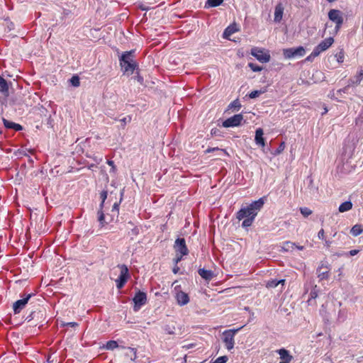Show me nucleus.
Here are the masks:
<instances>
[{
  "label": "nucleus",
  "mask_w": 363,
  "mask_h": 363,
  "mask_svg": "<svg viewBox=\"0 0 363 363\" xmlns=\"http://www.w3.org/2000/svg\"><path fill=\"white\" fill-rule=\"evenodd\" d=\"M264 203V199L260 198L257 201H253L250 205L241 208L236 214V218L239 220H243L242 226L247 228L252 225L255 217L258 212L263 207Z\"/></svg>",
  "instance_id": "nucleus-1"
},
{
  "label": "nucleus",
  "mask_w": 363,
  "mask_h": 363,
  "mask_svg": "<svg viewBox=\"0 0 363 363\" xmlns=\"http://www.w3.org/2000/svg\"><path fill=\"white\" fill-rule=\"evenodd\" d=\"M107 195L108 192L106 190H104L100 193L101 202L99 205V209L98 211V221L99 222L101 227L111 223L115 218L118 217L119 214V205L121 201V199H120L119 202H115L113 203L111 209V214H108L106 216H105L103 212V208L104 206L105 201L107 199Z\"/></svg>",
  "instance_id": "nucleus-2"
},
{
  "label": "nucleus",
  "mask_w": 363,
  "mask_h": 363,
  "mask_svg": "<svg viewBox=\"0 0 363 363\" xmlns=\"http://www.w3.org/2000/svg\"><path fill=\"white\" fill-rule=\"evenodd\" d=\"M134 52L133 50L128 52H125L121 56L119 61L120 65L123 69L124 72H130L133 73L137 67V64L134 61Z\"/></svg>",
  "instance_id": "nucleus-3"
},
{
  "label": "nucleus",
  "mask_w": 363,
  "mask_h": 363,
  "mask_svg": "<svg viewBox=\"0 0 363 363\" xmlns=\"http://www.w3.org/2000/svg\"><path fill=\"white\" fill-rule=\"evenodd\" d=\"M226 330L223 333V342L228 350H231L235 345V335L242 328Z\"/></svg>",
  "instance_id": "nucleus-4"
},
{
  "label": "nucleus",
  "mask_w": 363,
  "mask_h": 363,
  "mask_svg": "<svg viewBox=\"0 0 363 363\" xmlns=\"http://www.w3.org/2000/svg\"><path fill=\"white\" fill-rule=\"evenodd\" d=\"M328 18L335 23V33H337L343 23V13L337 9H331L328 12Z\"/></svg>",
  "instance_id": "nucleus-5"
},
{
  "label": "nucleus",
  "mask_w": 363,
  "mask_h": 363,
  "mask_svg": "<svg viewBox=\"0 0 363 363\" xmlns=\"http://www.w3.org/2000/svg\"><path fill=\"white\" fill-rule=\"evenodd\" d=\"M118 267L121 269V273L118 279L116 280V283L117 288L121 289L124 286L128 279L130 278V274L128 267L125 264L118 265Z\"/></svg>",
  "instance_id": "nucleus-6"
},
{
  "label": "nucleus",
  "mask_w": 363,
  "mask_h": 363,
  "mask_svg": "<svg viewBox=\"0 0 363 363\" xmlns=\"http://www.w3.org/2000/svg\"><path fill=\"white\" fill-rule=\"evenodd\" d=\"M34 296L35 294L32 293L24 294L23 296H21L22 298L15 301L13 304V311L14 314L19 313L26 307L28 301Z\"/></svg>",
  "instance_id": "nucleus-7"
},
{
  "label": "nucleus",
  "mask_w": 363,
  "mask_h": 363,
  "mask_svg": "<svg viewBox=\"0 0 363 363\" xmlns=\"http://www.w3.org/2000/svg\"><path fill=\"white\" fill-rule=\"evenodd\" d=\"M251 55L256 57L257 60L264 63L268 62L270 60V55L266 52L264 49H261L257 47H254L251 49Z\"/></svg>",
  "instance_id": "nucleus-8"
},
{
  "label": "nucleus",
  "mask_w": 363,
  "mask_h": 363,
  "mask_svg": "<svg viewBox=\"0 0 363 363\" xmlns=\"http://www.w3.org/2000/svg\"><path fill=\"white\" fill-rule=\"evenodd\" d=\"M334 40L332 37L328 38L324 40L321 41L313 50L312 52V55L313 57H317L320 55V52L326 50L329 48L332 44L333 43Z\"/></svg>",
  "instance_id": "nucleus-9"
},
{
  "label": "nucleus",
  "mask_w": 363,
  "mask_h": 363,
  "mask_svg": "<svg viewBox=\"0 0 363 363\" xmlns=\"http://www.w3.org/2000/svg\"><path fill=\"white\" fill-rule=\"evenodd\" d=\"M133 301L134 302V311H138L147 302V295L145 292L138 291L134 296Z\"/></svg>",
  "instance_id": "nucleus-10"
},
{
  "label": "nucleus",
  "mask_w": 363,
  "mask_h": 363,
  "mask_svg": "<svg viewBox=\"0 0 363 363\" xmlns=\"http://www.w3.org/2000/svg\"><path fill=\"white\" fill-rule=\"evenodd\" d=\"M243 120V116L241 113L235 114L232 117H230L223 122V126L224 128L235 127L240 125Z\"/></svg>",
  "instance_id": "nucleus-11"
},
{
  "label": "nucleus",
  "mask_w": 363,
  "mask_h": 363,
  "mask_svg": "<svg viewBox=\"0 0 363 363\" xmlns=\"http://www.w3.org/2000/svg\"><path fill=\"white\" fill-rule=\"evenodd\" d=\"M329 267L328 264L322 262L316 269V274L320 280L328 279L329 277Z\"/></svg>",
  "instance_id": "nucleus-12"
},
{
  "label": "nucleus",
  "mask_w": 363,
  "mask_h": 363,
  "mask_svg": "<svg viewBox=\"0 0 363 363\" xmlns=\"http://www.w3.org/2000/svg\"><path fill=\"white\" fill-rule=\"evenodd\" d=\"M175 298L179 306H185L189 302V295L182 291L176 293Z\"/></svg>",
  "instance_id": "nucleus-13"
},
{
  "label": "nucleus",
  "mask_w": 363,
  "mask_h": 363,
  "mask_svg": "<svg viewBox=\"0 0 363 363\" xmlns=\"http://www.w3.org/2000/svg\"><path fill=\"white\" fill-rule=\"evenodd\" d=\"M264 132L262 128H257L255 131V141L256 144L261 147H264L265 145V140L263 137Z\"/></svg>",
  "instance_id": "nucleus-14"
},
{
  "label": "nucleus",
  "mask_w": 363,
  "mask_h": 363,
  "mask_svg": "<svg viewBox=\"0 0 363 363\" xmlns=\"http://www.w3.org/2000/svg\"><path fill=\"white\" fill-rule=\"evenodd\" d=\"M238 31V26L235 23L230 24L228 26L223 32V38H229L233 34Z\"/></svg>",
  "instance_id": "nucleus-15"
},
{
  "label": "nucleus",
  "mask_w": 363,
  "mask_h": 363,
  "mask_svg": "<svg viewBox=\"0 0 363 363\" xmlns=\"http://www.w3.org/2000/svg\"><path fill=\"white\" fill-rule=\"evenodd\" d=\"M198 273L203 279L208 281L211 280L214 277V274L211 270L205 269L203 268L199 269Z\"/></svg>",
  "instance_id": "nucleus-16"
},
{
  "label": "nucleus",
  "mask_w": 363,
  "mask_h": 363,
  "mask_svg": "<svg viewBox=\"0 0 363 363\" xmlns=\"http://www.w3.org/2000/svg\"><path fill=\"white\" fill-rule=\"evenodd\" d=\"M281 361L279 363H289L292 359V356L289 354V352L285 349H280L278 350Z\"/></svg>",
  "instance_id": "nucleus-17"
},
{
  "label": "nucleus",
  "mask_w": 363,
  "mask_h": 363,
  "mask_svg": "<svg viewBox=\"0 0 363 363\" xmlns=\"http://www.w3.org/2000/svg\"><path fill=\"white\" fill-rule=\"evenodd\" d=\"M284 7L281 4H279L275 7L274 11V21L279 22L283 16Z\"/></svg>",
  "instance_id": "nucleus-18"
},
{
  "label": "nucleus",
  "mask_w": 363,
  "mask_h": 363,
  "mask_svg": "<svg viewBox=\"0 0 363 363\" xmlns=\"http://www.w3.org/2000/svg\"><path fill=\"white\" fill-rule=\"evenodd\" d=\"M174 247L175 250H187L185 239L178 238L174 242Z\"/></svg>",
  "instance_id": "nucleus-19"
},
{
  "label": "nucleus",
  "mask_w": 363,
  "mask_h": 363,
  "mask_svg": "<svg viewBox=\"0 0 363 363\" xmlns=\"http://www.w3.org/2000/svg\"><path fill=\"white\" fill-rule=\"evenodd\" d=\"M0 92L5 96L9 95V86L5 79L0 76Z\"/></svg>",
  "instance_id": "nucleus-20"
},
{
  "label": "nucleus",
  "mask_w": 363,
  "mask_h": 363,
  "mask_svg": "<svg viewBox=\"0 0 363 363\" xmlns=\"http://www.w3.org/2000/svg\"><path fill=\"white\" fill-rule=\"evenodd\" d=\"M352 203L350 201H347L341 203L338 208L340 213L348 211L352 208Z\"/></svg>",
  "instance_id": "nucleus-21"
},
{
  "label": "nucleus",
  "mask_w": 363,
  "mask_h": 363,
  "mask_svg": "<svg viewBox=\"0 0 363 363\" xmlns=\"http://www.w3.org/2000/svg\"><path fill=\"white\" fill-rule=\"evenodd\" d=\"M362 231H363V228H362V225L356 224L350 230V233L353 236H357V235H360L362 233Z\"/></svg>",
  "instance_id": "nucleus-22"
},
{
  "label": "nucleus",
  "mask_w": 363,
  "mask_h": 363,
  "mask_svg": "<svg viewBox=\"0 0 363 363\" xmlns=\"http://www.w3.org/2000/svg\"><path fill=\"white\" fill-rule=\"evenodd\" d=\"M363 79V70H361L358 75L355 76L353 79L350 80V85L358 84L361 82Z\"/></svg>",
  "instance_id": "nucleus-23"
},
{
  "label": "nucleus",
  "mask_w": 363,
  "mask_h": 363,
  "mask_svg": "<svg viewBox=\"0 0 363 363\" xmlns=\"http://www.w3.org/2000/svg\"><path fill=\"white\" fill-rule=\"evenodd\" d=\"M223 0H207L205 7H216L220 6Z\"/></svg>",
  "instance_id": "nucleus-24"
},
{
  "label": "nucleus",
  "mask_w": 363,
  "mask_h": 363,
  "mask_svg": "<svg viewBox=\"0 0 363 363\" xmlns=\"http://www.w3.org/2000/svg\"><path fill=\"white\" fill-rule=\"evenodd\" d=\"M189 251H179V253H177L173 261L174 264H177L183 258L184 255H188Z\"/></svg>",
  "instance_id": "nucleus-25"
},
{
  "label": "nucleus",
  "mask_w": 363,
  "mask_h": 363,
  "mask_svg": "<svg viewBox=\"0 0 363 363\" xmlns=\"http://www.w3.org/2000/svg\"><path fill=\"white\" fill-rule=\"evenodd\" d=\"M283 54L285 58L289 59L295 55V48L284 49Z\"/></svg>",
  "instance_id": "nucleus-26"
},
{
  "label": "nucleus",
  "mask_w": 363,
  "mask_h": 363,
  "mask_svg": "<svg viewBox=\"0 0 363 363\" xmlns=\"http://www.w3.org/2000/svg\"><path fill=\"white\" fill-rule=\"evenodd\" d=\"M130 353H127L126 355L130 357L131 361H135L137 359V350L133 347H128Z\"/></svg>",
  "instance_id": "nucleus-27"
},
{
  "label": "nucleus",
  "mask_w": 363,
  "mask_h": 363,
  "mask_svg": "<svg viewBox=\"0 0 363 363\" xmlns=\"http://www.w3.org/2000/svg\"><path fill=\"white\" fill-rule=\"evenodd\" d=\"M241 106L240 101L238 99H235L228 105V109L234 108L236 111H239Z\"/></svg>",
  "instance_id": "nucleus-28"
},
{
  "label": "nucleus",
  "mask_w": 363,
  "mask_h": 363,
  "mask_svg": "<svg viewBox=\"0 0 363 363\" xmlns=\"http://www.w3.org/2000/svg\"><path fill=\"white\" fill-rule=\"evenodd\" d=\"M118 347V342L115 340H109L106 342L104 347L106 350H113Z\"/></svg>",
  "instance_id": "nucleus-29"
},
{
  "label": "nucleus",
  "mask_w": 363,
  "mask_h": 363,
  "mask_svg": "<svg viewBox=\"0 0 363 363\" xmlns=\"http://www.w3.org/2000/svg\"><path fill=\"white\" fill-rule=\"evenodd\" d=\"M284 281H285L284 279H281V280H279V281L272 280V281H269L267 282V286L268 287H276V286H277L279 285V284L284 283Z\"/></svg>",
  "instance_id": "nucleus-30"
},
{
  "label": "nucleus",
  "mask_w": 363,
  "mask_h": 363,
  "mask_svg": "<svg viewBox=\"0 0 363 363\" xmlns=\"http://www.w3.org/2000/svg\"><path fill=\"white\" fill-rule=\"evenodd\" d=\"M70 82L74 86H79L80 84L79 77L77 75L73 76L70 79Z\"/></svg>",
  "instance_id": "nucleus-31"
},
{
  "label": "nucleus",
  "mask_w": 363,
  "mask_h": 363,
  "mask_svg": "<svg viewBox=\"0 0 363 363\" xmlns=\"http://www.w3.org/2000/svg\"><path fill=\"white\" fill-rule=\"evenodd\" d=\"M301 213L303 216V217L306 218L312 213V211L308 208L303 207L300 208Z\"/></svg>",
  "instance_id": "nucleus-32"
},
{
  "label": "nucleus",
  "mask_w": 363,
  "mask_h": 363,
  "mask_svg": "<svg viewBox=\"0 0 363 363\" xmlns=\"http://www.w3.org/2000/svg\"><path fill=\"white\" fill-rule=\"evenodd\" d=\"M215 151H220V152H223L225 155H228V153H227L225 150L220 149L219 147H208V149L206 150L205 152L206 153H210V152H215Z\"/></svg>",
  "instance_id": "nucleus-33"
},
{
  "label": "nucleus",
  "mask_w": 363,
  "mask_h": 363,
  "mask_svg": "<svg viewBox=\"0 0 363 363\" xmlns=\"http://www.w3.org/2000/svg\"><path fill=\"white\" fill-rule=\"evenodd\" d=\"M131 120H132V117L130 116H126L125 117L121 119L120 121L122 123L123 128H124L127 123H130Z\"/></svg>",
  "instance_id": "nucleus-34"
},
{
  "label": "nucleus",
  "mask_w": 363,
  "mask_h": 363,
  "mask_svg": "<svg viewBox=\"0 0 363 363\" xmlns=\"http://www.w3.org/2000/svg\"><path fill=\"white\" fill-rule=\"evenodd\" d=\"M248 66L250 67V69L253 72H259L262 69V68L260 66L257 65V64L252 63V62H250L248 64Z\"/></svg>",
  "instance_id": "nucleus-35"
},
{
  "label": "nucleus",
  "mask_w": 363,
  "mask_h": 363,
  "mask_svg": "<svg viewBox=\"0 0 363 363\" xmlns=\"http://www.w3.org/2000/svg\"><path fill=\"white\" fill-rule=\"evenodd\" d=\"M356 125L362 127L363 126V110L360 113L359 116L355 120Z\"/></svg>",
  "instance_id": "nucleus-36"
},
{
  "label": "nucleus",
  "mask_w": 363,
  "mask_h": 363,
  "mask_svg": "<svg viewBox=\"0 0 363 363\" xmlns=\"http://www.w3.org/2000/svg\"><path fill=\"white\" fill-rule=\"evenodd\" d=\"M228 357L225 355L218 357L213 363H226Z\"/></svg>",
  "instance_id": "nucleus-37"
},
{
  "label": "nucleus",
  "mask_w": 363,
  "mask_h": 363,
  "mask_svg": "<svg viewBox=\"0 0 363 363\" xmlns=\"http://www.w3.org/2000/svg\"><path fill=\"white\" fill-rule=\"evenodd\" d=\"M3 121H4V126L6 128H11V129L13 128V126H14L13 125L15 124L14 122L9 121L6 119H3Z\"/></svg>",
  "instance_id": "nucleus-38"
},
{
  "label": "nucleus",
  "mask_w": 363,
  "mask_h": 363,
  "mask_svg": "<svg viewBox=\"0 0 363 363\" xmlns=\"http://www.w3.org/2000/svg\"><path fill=\"white\" fill-rule=\"evenodd\" d=\"M261 94H262L261 91L255 90L249 94V97L250 99H255L256 97H258Z\"/></svg>",
  "instance_id": "nucleus-39"
},
{
  "label": "nucleus",
  "mask_w": 363,
  "mask_h": 363,
  "mask_svg": "<svg viewBox=\"0 0 363 363\" xmlns=\"http://www.w3.org/2000/svg\"><path fill=\"white\" fill-rule=\"evenodd\" d=\"M305 54V50L303 47L300 46L296 48V56H303Z\"/></svg>",
  "instance_id": "nucleus-40"
},
{
  "label": "nucleus",
  "mask_w": 363,
  "mask_h": 363,
  "mask_svg": "<svg viewBox=\"0 0 363 363\" xmlns=\"http://www.w3.org/2000/svg\"><path fill=\"white\" fill-rule=\"evenodd\" d=\"M311 298L308 299V301H311V299H315L318 296V292L315 289H313L310 294Z\"/></svg>",
  "instance_id": "nucleus-41"
},
{
  "label": "nucleus",
  "mask_w": 363,
  "mask_h": 363,
  "mask_svg": "<svg viewBox=\"0 0 363 363\" xmlns=\"http://www.w3.org/2000/svg\"><path fill=\"white\" fill-rule=\"evenodd\" d=\"M139 228L138 227H134L132 230H131V235H138V233H139Z\"/></svg>",
  "instance_id": "nucleus-42"
},
{
  "label": "nucleus",
  "mask_w": 363,
  "mask_h": 363,
  "mask_svg": "<svg viewBox=\"0 0 363 363\" xmlns=\"http://www.w3.org/2000/svg\"><path fill=\"white\" fill-rule=\"evenodd\" d=\"M63 325L64 326H70V327H77V326H78V323L76 322H69V323H65Z\"/></svg>",
  "instance_id": "nucleus-43"
},
{
  "label": "nucleus",
  "mask_w": 363,
  "mask_h": 363,
  "mask_svg": "<svg viewBox=\"0 0 363 363\" xmlns=\"http://www.w3.org/2000/svg\"><path fill=\"white\" fill-rule=\"evenodd\" d=\"M359 252V251H349V253H346L345 255L347 257H350L356 255Z\"/></svg>",
  "instance_id": "nucleus-44"
},
{
  "label": "nucleus",
  "mask_w": 363,
  "mask_h": 363,
  "mask_svg": "<svg viewBox=\"0 0 363 363\" xmlns=\"http://www.w3.org/2000/svg\"><path fill=\"white\" fill-rule=\"evenodd\" d=\"M13 130H16V131H19V130H21L23 129V127L22 125H21L20 124L18 123H16L13 125Z\"/></svg>",
  "instance_id": "nucleus-45"
},
{
  "label": "nucleus",
  "mask_w": 363,
  "mask_h": 363,
  "mask_svg": "<svg viewBox=\"0 0 363 363\" xmlns=\"http://www.w3.org/2000/svg\"><path fill=\"white\" fill-rule=\"evenodd\" d=\"M337 62H343L344 55H343V53H342V52H340L337 55Z\"/></svg>",
  "instance_id": "nucleus-46"
},
{
  "label": "nucleus",
  "mask_w": 363,
  "mask_h": 363,
  "mask_svg": "<svg viewBox=\"0 0 363 363\" xmlns=\"http://www.w3.org/2000/svg\"><path fill=\"white\" fill-rule=\"evenodd\" d=\"M324 234H325V232H324V230L323 229H321L318 233V237L319 239H323L324 238Z\"/></svg>",
  "instance_id": "nucleus-47"
},
{
  "label": "nucleus",
  "mask_w": 363,
  "mask_h": 363,
  "mask_svg": "<svg viewBox=\"0 0 363 363\" xmlns=\"http://www.w3.org/2000/svg\"><path fill=\"white\" fill-rule=\"evenodd\" d=\"M179 270H180V268L177 266V264H174V267L172 269L173 273L176 274L179 273Z\"/></svg>",
  "instance_id": "nucleus-48"
},
{
  "label": "nucleus",
  "mask_w": 363,
  "mask_h": 363,
  "mask_svg": "<svg viewBox=\"0 0 363 363\" xmlns=\"http://www.w3.org/2000/svg\"><path fill=\"white\" fill-rule=\"evenodd\" d=\"M350 86V84H348V85L343 89H340L337 91V93L340 94L342 92L345 93L347 90L348 89V87Z\"/></svg>",
  "instance_id": "nucleus-49"
},
{
  "label": "nucleus",
  "mask_w": 363,
  "mask_h": 363,
  "mask_svg": "<svg viewBox=\"0 0 363 363\" xmlns=\"http://www.w3.org/2000/svg\"><path fill=\"white\" fill-rule=\"evenodd\" d=\"M107 164L111 166L113 169H115L116 167H115V164H114V162L112 161V160H108L107 161Z\"/></svg>",
  "instance_id": "nucleus-50"
},
{
  "label": "nucleus",
  "mask_w": 363,
  "mask_h": 363,
  "mask_svg": "<svg viewBox=\"0 0 363 363\" xmlns=\"http://www.w3.org/2000/svg\"><path fill=\"white\" fill-rule=\"evenodd\" d=\"M140 8L143 11H147L148 10V9L146 6H140Z\"/></svg>",
  "instance_id": "nucleus-51"
},
{
  "label": "nucleus",
  "mask_w": 363,
  "mask_h": 363,
  "mask_svg": "<svg viewBox=\"0 0 363 363\" xmlns=\"http://www.w3.org/2000/svg\"><path fill=\"white\" fill-rule=\"evenodd\" d=\"M314 57L313 55H312V53L311 54V55H309L308 57H307V58L306 59V60H308V61H310L311 60V59Z\"/></svg>",
  "instance_id": "nucleus-52"
},
{
  "label": "nucleus",
  "mask_w": 363,
  "mask_h": 363,
  "mask_svg": "<svg viewBox=\"0 0 363 363\" xmlns=\"http://www.w3.org/2000/svg\"><path fill=\"white\" fill-rule=\"evenodd\" d=\"M296 250H303V247L296 246Z\"/></svg>",
  "instance_id": "nucleus-53"
},
{
  "label": "nucleus",
  "mask_w": 363,
  "mask_h": 363,
  "mask_svg": "<svg viewBox=\"0 0 363 363\" xmlns=\"http://www.w3.org/2000/svg\"><path fill=\"white\" fill-rule=\"evenodd\" d=\"M326 247H330V244L328 243V242H326Z\"/></svg>",
  "instance_id": "nucleus-54"
},
{
  "label": "nucleus",
  "mask_w": 363,
  "mask_h": 363,
  "mask_svg": "<svg viewBox=\"0 0 363 363\" xmlns=\"http://www.w3.org/2000/svg\"><path fill=\"white\" fill-rule=\"evenodd\" d=\"M324 111H325L324 113H325L328 111L327 108H325Z\"/></svg>",
  "instance_id": "nucleus-55"
},
{
  "label": "nucleus",
  "mask_w": 363,
  "mask_h": 363,
  "mask_svg": "<svg viewBox=\"0 0 363 363\" xmlns=\"http://www.w3.org/2000/svg\"><path fill=\"white\" fill-rule=\"evenodd\" d=\"M329 2H333L334 0H328Z\"/></svg>",
  "instance_id": "nucleus-56"
},
{
  "label": "nucleus",
  "mask_w": 363,
  "mask_h": 363,
  "mask_svg": "<svg viewBox=\"0 0 363 363\" xmlns=\"http://www.w3.org/2000/svg\"><path fill=\"white\" fill-rule=\"evenodd\" d=\"M1 133V130H0V134Z\"/></svg>",
  "instance_id": "nucleus-57"
}]
</instances>
